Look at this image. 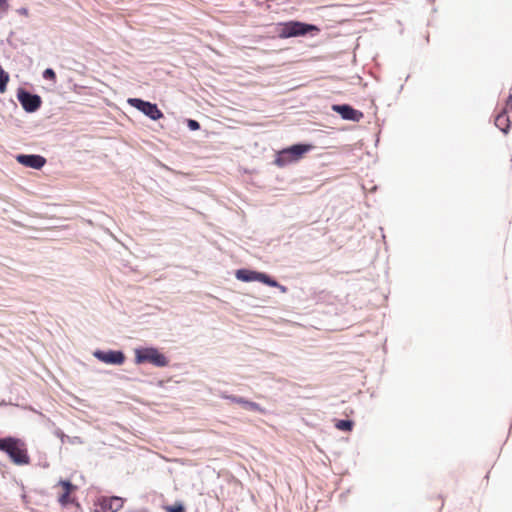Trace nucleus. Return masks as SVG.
<instances>
[{"label": "nucleus", "mask_w": 512, "mask_h": 512, "mask_svg": "<svg viewBox=\"0 0 512 512\" xmlns=\"http://www.w3.org/2000/svg\"><path fill=\"white\" fill-rule=\"evenodd\" d=\"M0 451L6 453L10 460L16 465H27L30 462L26 444L19 438H1Z\"/></svg>", "instance_id": "1"}, {"label": "nucleus", "mask_w": 512, "mask_h": 512, "mask_svg": "<svg viewBox=\"0 0 512 512\" xmlns=\"http://www.w3.org/2000/svg\"><path fill=\"white\" fill-rule=\"evenodd\" d=\"M135 363H150L155 367H166L169 364L168 358L155 347H140L134 349Z\"/></svg>", "instance_id": "2"}, {"label": "nucleus", "mask_w": 512, "mask_h": 512, "mask_svg": "<svg viewBox=\"0 0 512 512\" xmlns=\"http://www.w3.org/2000/svg\"><path fill=\"white\" fill-rule=\"evenodd\" d=\"M311 148V145L306 144H295L285 148L277 153L275 164L279 167H284L291 163L297 162L305 153L310 151Z\"/></svg>", "instance_id": "3"}, {"label": "nucleus", "mask_w": 512, "mask_h": 512, "mask_svg": "<svg viewBox=\"0 0 512 512\" xmlns=\"http://www.w3.org/2000/svg\"><path fill=\"white\" fill-rule=\"evenodd\" d=\"M235 277L237 280L243 281V282H253L258 281L261 283H264L270 287H276L278 288L282 293L287 292V288L281 284H279L276 280L271 278L266 273L249 270V269H239L235 272Z\"/></svg>", "instance_id": "4"}, {"label": "nucleus", "mask_w": 512, "mask_h": 512, "mask_svg": "<svg viewBox=\"0 0 512 512\" xmlns=\"http://www.w3.org/2000/svg\"><path fill=\"white\" fill-rule=\"evenodd\" d=\"M127 103L142 112L144 115L149 117L151 120H159L163 117V113L157 107L156 104L144 101L139 98H129Z\"/></svg>", "instance_id": "5"}, {"label": "nucleus", "mask_w": 512, "mask_h": 512, "mask_svg": "<svg viewBox=\"0 0 512 512\" xmlns=\"http://www.w3.org/2000/svg\"><path fill=\"white\" fill-rule=\"evenodd\" d=\"M17 99L22 105L23 109L28 113L37 111L42 103L41 97L37 94H32L24 89H19Z\"/></svg>", "instance_id": "6"}, {"label": "nucleus", "mask_w": 512, "mask_h": 512, "mask_svg": "<svg viewBox=\"0 0 512 512\" xmlns=\"http://www.w3.org/2000/svg\"><path fill=\"white\" fill-rule=\"evenodd\" d=\"M317 28L313 25L304 24L301 22H290L287 23L281 30L280 36L283 38L295 37L300 35H305L311 30H316Z\"/></svg>", "instance_id": "7"}, {"label": "nucleus", "mask_w": 512, "mask_h": 512, "mask_svg": "<svg viewBox=\"0 0 512 512\" xmlns=\"http://www.w3.org/2000/svg\"><path fill=\"white\" fill-rule=\"evenodd\" d=\"M94 357H96L101 362L110 365H122L125 361V355L122 351L116 350H96L93 352Z\"/></svg>", "instance_id": "8"}, {"label": "nucleus", "mask_w": 512, "mask_h": 512, "mask_svg": "<svg viewBox=\"0 0 512 512\" xmlns=\"http://www.w3.org/2000/svg\"><path fill=\"white\" fill-rule=\"evenodd\" d=\"M16 160L26 167L37 170L41 169L46 163V159L43 156L35 154H19L16 156Z\"/></svg>", "instance_id": "9"}, {"label": "nucleus", "mask_w": 512, "mask_h": 512, "mask_svg": "<svg viewBox=\"0 0 512 512\" xmlns=\"http://www.w3.org/2000/svg\"><path fill=\"white\" fill-rule=\"evenodd\" d=\"M98 505L100 510L95 512H116L123 506V499L120 497H110L99 499Z\"/></svg>", "instance_id": "10"}, {"label": "nucleus", "mask_w": 512, "mask_h": 512, "mask_svg": "<svg viewBox=\"0 0 512 512\" xmlns=\"http://www.w3.org/2000/svg\"><path fill=\"white\" fill-rule=\"evenodd\" d=\"M332 109L338 114H340L341 117L345 120L358 122L363 117L362 112L355 110L354 108L346 104L333 105Z\"/></svg>", "instance_id": "11"}, {"label": "nucleus", "mask_w": 512, "mask_h": 512, "mask_svg": "<svg viewBox=\"0 0 512 512\" xmlns=\"http://www.w3.org/2000/svg\"><path fill=\"white\" fill-rule=\"evenodd\" d=\"M223 398L239 404L245 410L256 411V412L262 411L261 407L257 403L249 401L243 397H238V396H234V395H225V396H223Z\"/></svg>", "instance_id": "12"}, {"label": "nucleus", "mask_w": 512, "mask_h": 512, "mask_svg": "<svg viewBox=\"0 0 512 512\" xmlns=\"http://www.w3.org/2000/svg\"><path fill=\"white\" fill-rule=\"evenodd\" d=\"M59 485H61L64 489V492L59 496V502L62 505H66L70 502V492L74 489V486L69 481L61 480L59 482Z\"/></svg>", "instance_id": "13"}, {"label": "nucleus", "mask_w": 512, "mask_h": 512, "mask_svg": "<svg viewBox=\"0 0 512 512\" xmlns=\"http://www.w3.org/2000/svg\"><path fill=\"white\" fill-rule=\"evenodd\" d=\"M495 125L505 134L508 133L510 127V118L507 116L506 111L498 114L495 119Z\"/></svg>", "instance_id": "14"}, {"label": "nucleus", "mask_w": 512, "mask_h": 512, "mask_svg": "<svg viewBox=\"0 0 512 512\" xmlns=\"http://www.w3.org/2000/svg\"><path fill=\"white\" fill-rule=\"evenodd\" d=\"M335 426L339 430L349 431L353 427V422L350 420H338Z\"/></svg>", "instance_id": "15"}, {"label": "nucleus", "mask_w": 512, "mask_h": 512, "mask_svg": "<svg viewBox=\"0 0 512 512\" xmlns=\"http://www.w3.org/2000/svg\"><path fill=\"white\" fill-rule=\"evenodd\" d=\"M167 512H185V508L181 502H177L174 505L164 506Z\"/></svg>", "instance_id": "16"}, {"label": "nucleus", "mask_w": 512, "mask_h": 512, "mask_svg": "<svg viewBox=\"0 0 512 512\" xmlns=\"http://www.w3.org/2000/svg\"><path fill=\"white\" fill-rule=\"evenodd\" d=\"M43 78L55 81V78H56L55 71L52 68L45 69L43 72Z\"/></svg>", "instance_id": "17"}, {"label": "nucleus", "mask_w": 512, "mask_h": 512, "mask_svg": "<svg viewBox=\"0 0 512 512\" xmlns=\"http://www.w3.org/2000/svg\"><path fill=\"white\" fill-rule=\"evenodd\" d=\"M187 126L192 131H196L200 128V124L196 120H193V119L187 120Z\"/></svg>", "instance_id": "18"}, {"label": "nucleus", "mask_w": 512, "mask_h": 512, "mask_svg": "<svg viewBox=\"0 0 512 512\" xmlns=\"http://www.w3.org/2000/svg\"><path fill=\"white\" fill-rule=\"evenodd\" d=\"M55 435L61 439V442L64 443L65 439L68 438L60 429L55 431Z\"/></svg>", "instance_id": "19"}, {"label": "nucleus", "mask_w": 512, "mask_h": 512, "mask_svg": "<svg viewBox=\"0 0 512 512\" xmlns=\"http://www.w3.org/2000/svg\"><path fill=\"white\" fill-rule=\"evenodd\" d=\"M7 3V0H0V7L6 5Z\"/></svg>", "instance_id": "20"}, {"label": "nucleus", "mask_w": 512, "mask_h": 512, "mask_svg": "<svg viewBox=\"0 0 512 512\" xmlns=\"http://www.w3.org/2000/svg\"><path fill=\"white\" fill-rule=\"evenodd\" d=\"M508 105H510L512 109V96L509 97Z\"/></svg>", "instance_id": "21"}, {"label": "nucleus", "mask_w": 512, "mask_h": 512, "mask_svg": "<svg viewBox=\"0 0 512 512\" xmlns=\"http://www.w3.org/2000/svg\"><path fill=\"white\" fill-rule=\"evenodd\" d=\"M22 13L26 14L27 13V10L26 9H22L21 10Z\"/></svg>", "instance_id": "22"}, {"label": "nucleus", "mask_w": 512, "mask_h": 512, "mask_svg": "<svg viewBox=\"0 0 512 512\" xmlns=\"http://www.w3.org/2000/svg\"><path fill=\"white\" fill-rule=\"evenodd\" d=\"M77 440H78V437H75V439H74V440H72V443L77 442Z\"/></svg>", "instance_id": "23"}, {"label": "nucleus", "mask_w": 512, "mask_h": 512, "mask_svg": "<svg viewBox=\"0 0 512 512\" xmlns=\"http://www.w3.org/2000/svg\"><path fill=\"white\" fill-rule=\"evenodd\" d=\"M77 440H78V437H75V439H74V440H72V443L77 442Z\"/></svg>", "instance_id": "24"}, {"label": "nucleus", "mask_w": 512, "mask_h": 512, "mask_svg": "<svg viewBox=\"0 0 512 512\" xmlns=\"http://www.w3.org/2000/svg\"><path fill=\"white\" fill-rule=\"evenodd\" d=\"M77 440H78V437H75V439H74V440H72V443L77 442Z\"/></svg>", "instance_id": "25"}]
</instances>
